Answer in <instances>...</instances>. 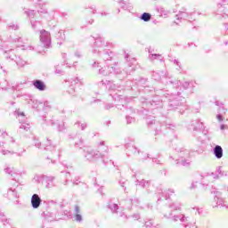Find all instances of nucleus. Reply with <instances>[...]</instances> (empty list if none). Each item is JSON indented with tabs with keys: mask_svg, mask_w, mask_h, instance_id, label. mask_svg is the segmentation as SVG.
<instances>
[{
	"mask_svg": "<svg viewBox=\"0 0 228 228\" xmlns=\"http://www.w3.org/2000/svg\"><path fill=\"white\" fill-rule=\"evenodd\" d=\"M22 42V38L13 39L12 42H4L1 45V47L4 53V54H8V53H12L14 47H20L22 51H34L35 48L32 45H24L20 43Z\"/></svg>",
	"mask_w": 228,
	"mask_h": 228,
	"instance_id": "1",
	"label": "nucleus"
},
{
	"mask_svg": "<svg viewBox=\"0 0 228 228\" xmlns=\"http://www.w3.org/2000/svg\"><path fill=\"white\" fill-rule=\"evenodd\" d=\"M104 51H106V45L104 44V41H102V38L96 39L94 44L92 53L101 56L104 61H110V60H111V52L103 53Z\"/></svg>",
	"mask_w": 228,
	"mask_h": 228,
	"instance_id": "2",
	"label": "nucleus"
},
{
	"mask_svg": "<svg viewBox=\"0 0 228 228\" xmlns=\"http://www.w3.org/2000/svg\"><path fill=\"white\" fill-rule=\"evenodd\" d=\"M5 58L6 60H11V61H14V63L19 69H24L26 65H28V61L23 59L22 56L17 55L15 53L6 55Z\"/></svg>",
	"mask_w": 228,
	"mask_h": 228,
	"instance_id": "3",
	"label": "nucleus"
},
{
	"mask_svg": "<svg viewBox=\"0 0 228 228\" xmlns=\"http://www.w3.org/2000/svg\"><path fill=\"white\" fill-rule=\"evenodd\" d=\"M39 40L46 49L51 47V33L45 29H42L39 32Z\"/></svg>",
	"mask_w": 228,
	"mask_h": 228,
	"instance_id": "4",
	"label": "nucleus"
},
{
	"mask_svg": "<svg viewBox=\"0 0 228 228\" xmlns=\"http://www.w3.org/2000/svg\"><path fill=\"white\" fill-rule=\"evenodd\" d=\"M14 115L17 117V118H19V121L21 124L20 129L28 131L31 127L28 123H26V116L24 115V112H20L19 110H16L14 112Z\"/></svg>",
	"mask_w": 228,
	"mask_h": 228,
	"instance_id": "5",
	"label": "nucleus"
},
{
	"mask_svg": "<svg viewBox=\"0 0 228 228\" xmlns=\"http://www.w3.org/2000/svg\"><path fill=\"white\" fill-rule=\"evenodd\" d=\"M176 20H189V22H191L192 20H195V17H193V13L189 14L186 12L185 10L180 11L178 14H176Z\"/></svg>",
	"mask_w": 228,
	"mask_h": 228,
	"instance_id": "6",
	"label": "nucleus"
},
{
	"mask_svg": "<svg viewBox=\"0 0 228 228\" xmlns=\"http://www.w3.org/2000/svg\"><path fill=\"white\" fill-rule=\"evenodd\" d=\"M112 73L120 74V69L113 66L107 68L105 67L99 69V74H102V76H110V74Z\"/></svg>",
	"mask_w": 228,
	"mask_h": 228,
	"instance_id": "7",
	"label": "nucleus"
},
{
	"mask_svg": "<svg viewBox=\"0 0 228 228\" xmlns=\"http://www.w3.org/2000/svg\"><path fill=\"white\" fill-rule=\"evenodd\" d=\"M69 88L68 90L69 94L70 95H74V92H76V90L74 89L75 86H77V85H80L81 81H79V78L77 77H72L69 80Z\"/></svg>",
	"mask_w": 228,
	"mask_h": 228,
	"instance_id": "8",
	"label": "nucleus"
},
{
	"mask_svg": "<svg viewBox=\"0 0 228 228\" xmlns=\"http://www.w3.org/2000/svg\"><path fill=\"white\" fill-rule=\"evenodd\" d=\"M0 88L2 90H5V91L10 90V88H11L12 90V92H15V90H17V88H19V86H13V85L10 84L8 81L4 80V81L0 82Z\"/></svg>",
	"mask_w": 228,
	"mask_h": 228,
	"instance_id": "9",
	"label": "nucleus"
},
{
	"mask_svg": "<svg viewBox=\"0 0 228 228\" xmlns=\"http://www.w3.org/2000/svg\"><path fill=\"white\" fill-rule=\"evenodd\" d=\"M199 142H201L202 143H206L211 140V136H209V132L208 130H203L202 132H199Z\"/></svg>",
	"mask_w": 228,
	"mask_h": 228,
	"instance_id": "10",
	"label": "nucleus"
},
{
	"mask_svg": "<svg viewBox=\"0 0 228 228\" xmlns=\"http://www.w3.org/2000/svg\"><path fill=\"white\" fill-rule=\"evenodd\" d=\"M33 86L37 90H39V92H44L47 88V86H45V83H44V81H42V80H34Z\"/></svg>",
	"mask_w": 228,
	"mask_h": 228,
	"instance_id": "11",
	"label": "nucleus"
},
{
	"mask_svg": "<svg viewBox=\"0 0 228 228\" xmlns=\"http://www.w3.org/2000/svg\"><path fill=\"white\" fill-rule=\"evenodd\" d=\"M41 203L42 200L40 199L38 194H34L31 198L32 208H34V209H37V208H40Z\"/></svg>",
	"mask_w": 228,
	"mask_h": 228,
	"instance_id": "12",
	"label": "nucleus"
},
{
	"mask_svg": "<svg viewBox=\"0 0 228 228\" xmlns=\"http://www.w3.org/2000/svg\"><path fill=\"white\" fill-rule=\"evenodd\" d=\"M214 154L217 159H220L224 156V150L222 146L216 145L214 149Z\"/></svg>",
	"mask_w": 228,
	"mask_h": 228,
	"instance_id": "13",
	"label": "nucleus"
},
{
	"mask_svg": "<svg viewBox=\"0 0 228 228\" xmlns=\"http://www.w3.org/2000/svg\"><path fill=\"white\" fill-rule=\"evenodd\" d=\"M148 59L150 60V61H154V60H159V61L161 62L165 61L163 60V57L159 53H150Z\"/></svg>",
	"mask_w": 228,
	"mask_h": 228,
	"instance_id": "14",
	"label": "nucleus"
},
{
	"mask_svg": "<svg viewBox=\"0 0 228 228\" xmlns=\"http://www.w3.org/2000/svg\"><path fill=\"white\" fill-rule=\"evenodd\" d=\"M191 126L193 131H199V129H202V127H204V125L200 121H192Z\"/></svg>",
	"mask_w": 228,
	"mask_h": 228,
	"instance_id": "15",
	"label": "nucleus"
},
{
	"mask_svg": "<svg viewBox=\"0 0 228 228\" xmlns=\"http://www.w3.org/2000/svg\"><path fill=\"white\" fill-rule=\"evenodd\" d=\"M31 28L34 31L40 29L42 28V21L40 20H30Z\"/></svg>",
	"mask_w": 228,
	"mask_h": 228,
	"instance_id": "16",
	"label": "nucleus"
},
{
	"mask_svg": "<svg viewBox=\"0 0 228 228\" xmlns=\"http://www.w3.org/2000/svg\"><path fill=\"white\" fill-rule=\"evenodd\" d=\"M141 20H143V22H149V20H151V19H152V15H151V13L149 12H143L141 16H140Z\"/></svg>",
	"mask_w": 228,
	"mask_h": 228,
	"instance_id": "17",
	"label": "nucleus"
},
{
	"mask_svg": "<svg viewBox=\"0 0 228 228\" xmlns=\"http://www.w3.org/2000/svg\"><path fill=\"white\" fill-rule=\"evenodd\" d=\"M118 4L123 10H129V8H131V5L127 1L120 0Z\"/></svg>",
	"mask_w": 228,
	"mask_h": 228,
	"instance_id": "18",
	"label": "nucleus"
},
{
	"mask_svg": "<svg viewBox=\"0 0 228 228\" xmlns=\"http://www.w3.org/2000/svg\"><path fill=\"white\" fill-rule=\"evenodd\" d=\"M55 37L57 38V40H61V42L65 41V31L64 30H59L56 35Z\"/></svg>",
	"mask_w": 228,
	"mask_h": 228,
	"instance_id": "19",
	"label": "nucleus"
},
{
	"mask_svg": "<svg viewBox=\"0 0 228 228\" xmlns=\"http://www.w3.org/2000/svg\"><path fill=\"white\" fill-rule=\"evenodd\" d=\"M75 126H77L78 129H81V131H85L86 129V123L77 121L75 123Z\"/></svg>",
	"mask_w": 228,
	"mask_h": 228,
	"instance_id": "20",
	"label": "nucleus"
},
{
	"mask_svg": "<svg viewBox=\"0 0 228 228\" xmlns=\"http://www.w3.org/2000/svg\"><path fill=\"white\" fill-rule=\"evenodd\" d=\"M24 13L28 17H35V11L34 10L25 9Z\"/></svg>",
	"mask_w": 228,
	"mask_h": 228,
	"instance_id": "21",
	"label": "nucleus"
},
{
	"mask_svg": "<svg viewBox=\"0 0 228 228\" xmlns=\"http://www.w3.org/2000/svg\"><path fill=\"white\" fill-rule=\"evenodd\" d=\"M62 58H63V60H65L64 63L66 65H69V61H70V57L68 58L67 53H62Z\"/></svg>",
	"mask_w": 228,
	"mask_h": 228,
	"instance_id": "22",
	"label": "nucleus"
},
{
	"mask_svg": "<svg viewBox=\"0 0 228 228\" xmlns=\"http://www.w3.org/2000/svg\"><path fill=\"white\" fill-rule=\"evenodd\" d=\"M44 108H45V110H49V109H51V102H44Z\"/></svg>",
	"mask_w": 228,
	"mask_h": 228,
	"instance_id": "23",
	"label": "nucleus"
},
{
	"mask_svg": "<svg viewBox=\"0 0 228 228\" xmlns=\"http://www.w3.org/2000/svg\"><path fill=\"white\" fill-rule=\"evenodd\" d=\"M126 122H127V124H133V122H134V118L126 116Z\"/></svg>",
	"mask_w": 228,
	"mask_h": 228,
	"instance_id": "24",
	"label": "nucleus"
},
{
	"mask_svg": "<svg viewBox=\"0 0 228 228\" xmlns=\"http://www.w3.org/2000/svg\"><path fill=\"white\" fill-rule=\"evenodd\" d=\"M58 131H65V124L62 123L61 125H58Z\"/></svg>",
	"mask_w": 228,
	"mask_h": 228,
	"instance_id": "25",
	"label": "nucleus"
},
{
	"mask_svg": "<svg viewBox=\"0 0 228 228\" xmlns=\"http://www.w3.org/2000/svg\"><path fill=\"white\" fill-rule=\"evenodd\" d=\"M157 127L155 128L156 134H159V131H161L159 128L161 127V125L159 123H156Z\"/></svg>",
	"mask_w": 228,
	"mask_h": 228,
	"instance_id": "26",
	"label": "nucleus"
},
{
	"mask_svg": "<svg viewBox=\"0 0 228 228\" xmlns=\"http://www.w3.org/2000/svg\"><path fill=\"white\" fill-rule=\"evenodd\" d=\"M54 74H63V71L57 67H55Z\"/></svg>",
	"mask_w": 228,
	"mask_h": 228,
	"instance_id": "27",
	"label": "nucleus"
},
{
	"mask_svg": "<svg viewBox=\"0 0 228 228\" xmlns=\"http://www.w3.org/2000/svg\"><path fill=\"white\" fill-rule=\"evenodd\" d=\"M147 124H148V126H152L153 124H156V120H154V119H152V120H151V119H147Z\"/></svg>",
	"mask_w": 228,
	"mask_h": 228,
	"instance_id": "28",
	"label": "nucleus"
},
{
	"mask_svg": "<svg viewBox=\"0 0 228 228\" xmlns=\"http://www.w3.org/2000/svg\"><path fill=\"white\" fill-rule=\"evenodd\" d=\"M216 118H217V120H218L219 122H224V118L222 117V114H218V115L216 116Z\"/></svg>",
	"mask_w": 228,
	"mask_h": 228,
	"instance_id": "29",
	"label": "nucleus"
},
{
	"mask_svg": "<svg viewBox=\"0 0 228 228\" xmlns=\"http://www.w3.org/2000/svg\"><path fill=\"white\" fill-rule=\"evenodd\" d=\"M183 88H189L190 87V82H184L183 84Z\"/></svg>",
	"mask_w": 228,
	"mask_h": 228,
	"instance_id": "30",
	"label": "nucleus"
},
{
	"mask_svg": "<svg viewBox=\"0 0 228 228\" xmlns=\"http://www.w3.org/2000/svg\"><path fill=\"white\" fill-rule=\"evenodd\" d=\"M173 63L175 64V65H177V67H181V62H179V61H177V60H174L173 61Z\"/></svg>",
	"mask_w": 228,
	"mask_h": 228,
	"instance_id": "31",
	"label": "nucleus"
},
{
	"mask_svg": "<svg viewBox=\"0 0 228 228\" xmlns=\"http://www.w3.org/2000/svg\"><path fill=\"white\" fill-rule=\"evenodd\" d=\"M111 108H113V104L111 103L105 105V110H111Z\"/></svg>",
	"mask_w": 228,
	"mask_h": 228,
	"instance_id": "32",
	"label": "nucleus"
},
{
	"mask_svg": "<svg viewBox=\"0 0 228 228\" xmlns=\"http://www.w3.org/2000/svg\"><path fill=\"white\" fill-rule=\"evenodd\" d=\"M220 129H221V131H224V129H228V126L227 125H221Z\"/></svg>",
	"mask_w": 228,
	"mask_h": 228,
	"instance_id": "33",
	"label": "nucleus"
},
{
	"mask_svg": "<svg viewBox=\"0 0 228 228\" xmlns=\"http://www.w3.org/2000/svg\"><path fill=\"white\" fill-rule=\"evenodd\" d=\"M97 67H99V62L94 61V62L93 63V69H97Z\"/></svg>",
	"mask_w": 228,
	"mask_h": 228,
	"instance_id": "34",
	"label": "nucleus"
},
{
	"mask_svg": "<svg viewBox=\"0 0 228 228\" xmlns=\"http://www.w3.org/2000/svg\"><path fill=\"white\" fill-rule=\"evenodd\" d=\"M76 220H77V222H81V215L77 214V215L76 216Z\"/></svg>",
	"mask_w": 228,
	"mask_h": 228,
	"instance_id": "35",
	"label": "nucleus"
},
{
	"mask_svg": "<svg viewBox=\"0 0 228 228\" xmlns=\"http://www.w3.org/2000/svg\"><path fill=\"white\" fill-rule=\"evenodd\" d=\"M10 28H11L12 29H14V30L19 29V26H17V25L10 26Z\"/></svg>",
	"mask_w": 228,
	"mask_h": 228,
	"instance_id": "36",
	"label": "nucleus"
},
{
	"mask_svg": "<svg viewBox=\"0 0 228 228\" xmlns=\"http://www.w3.org/2000/svg\"><path fill=\"white\" fill-rule=\"evenodd\" d=\"M75 56H77V58H81V52H76Z\"/></svg>",
	"mask_w": 228,
	"mask_h": 228,
	"instance_id": "37",
	"label": "nucleus"
},
{
	"mask_svg": "<svg viewBox=\"0 0 228 228\" xmlns=\"http://www.w3.org/2000/svg\"><path fill=\"white\" fill-rule=\"evenodd\" d=\"M1 69H2L4 72H6V69H5L4 64H1Z\"/></svg>",
	"mask_w": 228,
	"mask_h": 228,
	"instance_id": "38",
	"label": "nucleus"
},
{
	"mask_svg": "<svg viewBox=\"0 0 228 228\" xmlns=\"http://www.w3.org/2000/svg\"><path fill=\"white\" fill-rule=\"evenodd\" d=\"M112 99H114V101H117V99H119V97H118V96L112 95Z\"/></svg>",
	"mask_w": 228,
	"mask_h": 228,
	"instance_id": "39",
	"label": "nucleus"
},
{
	"mask_svg": "<svg viewBox=\"0 0 228 228\" xmlns=\"http://www.w3.org/2000/svg\"><path fill=\"white\" fill-rule=\"evenodd\" d=\"M166 127H168L170 129L171 127H174V126L173 125H166Z\"/></svg>",
	"mask_w": 228,
	"mask_h": 228,
	"instance_id": "40",
	"label": "nucleus"
},
{
	"mask_svg": "<svg viewBox=\"0 0 228 228\" xmlns=\"http://www.w3.org/2000/svg\"><path fill=\"white\" fill-rule=\"evenodd\" d=\"M125 58H126V60H127V58H129V54H126Z\"/></svg>",
	"mask_w": 228,
	"mask_h": 228,
	"instance_id": "41",
	"label": "nucleus"
},
{
	"mask_svg": "<svg viewBox=\"0 0 228 228\" xmlns=\"http://www.w3.org/2000/svg\"><path fill=\"white\" fill-rule=\"evenodd\" d=\"M216 106H220V103L218 102H216Z\"/></svg>",
	"mask_w": 228,
	"mask_h": 228,
	"instance_id": "42",
	"label": "nucleus"
},
{
	"mask_svg": "<svg viewBox=\"0 0 228 228\" xmlns=\"http://www.w3.org/2000/svg\"><path fill=\"white\" fill-rule=\"evenodd\" d=\"M102 15H108V13H106V12H102Z\"/></svg>",
	"mask_w": 228,
	"mask_h": 228,
	"instance_id": "43",
	"label": "nucleus"
},
{
	"mask_svg": "<svg viewBox=\"0 0 228 228\" xmlns=\"http://www.w3.org/2000/svg\"><path fill=\"white\" fill-rule=\"evenodd\" d=\"M33 108H36V110H38V106H35V105H34Z\"/></svg>",
	"mask_w": 228,
	"mask_h": 228,
	"instance_id": "44",
	"label": "nucleus"
},
{
	"mask_svg": "<svg viewBox=\"0 0 228 228\" xmlns=\"http://www.w3.org/2000/svg\"><path fill=\"white\" fill-rule=\"evenodd\" d=\"M11 142H15V140H13V138H11Z\"/></svg>",
	"mask_w": 228,
	"mask_h": 228,
	"instance_id": "45",
	"label": "nucleus"
},
{
	"mask_svg": "<svg viewBox=\"0 0 228 228\" xmlns=\"http://www.w3.org/2000/svg\"><path fill=\"white\" fill-rule=\"evenodd\" d=\"M177 85H181V82H180V81H177Z\"/></svg>",
	"mask_w": 228,
	"mask_h": 228,
	"instance_id": "46",
	"label": "nucleus"
},
{
	"mask_svg": "<svg viewBox=\"0 0 228 228\" xmlns=\"http://www.w3.org/2000/svg\"><path fill=\"white\" fill-rule=\"evenodd\" d=\"M118 13H120V9L118 10Z\"/></svg>",
	"mask_w": 228,
	"mask_h": 228,
	"instance_id": "47",
	"label": "nucleus"
},
{
	"mask_svg": "<svg viewBox=\"0 0 228 228\" xmlns=\"http://www.w3.org/2000/svg\"><path fill=\"white\" fill-rule=\"evenodd\" d=\"M94 22V20H92L91 21H90V24H92Z\"/></svg>",
	"mask_w": 228,
	"mask_h": 228,
	"instance_id": "48",
	"label": "nucleus"
},
{
	"mask_svg": "<svg viewBox=\"0 0 228 228\" xmlns=\"http://www.w3.org/2000/svg\"><path fill=\"white\" fill-rule=\"evenodd\" d=\"M51 125H52V126H54V123H53V122H51Z\"/></svg>",
	"mask_w": 228,
	"mask_h": 228,
	"instance_id": "49",
	"label": "nucleus"
},
{
	"mask_svg": "<svg viewBox=\"0 0 228 228\" xmlns=\"http://www.w3.org/2000/svg\"><path fill=\"white\" fill-rule=\"evenodd\" d=\"M47 142H53L52 140H50V139H47Z\"/></svg>",
	"mask_w": 228,
	"mask_h": 228,
	"instance_id": "50",
	"label": "nucleus"
},
{
	"mask_svg": "<svg viewBox=\"0 0 228 228\" xmlns=\"http://www.w3.org/2000/svg\"><path fill=\"white\" fill-rule=\"evenodd\" d=\"M80 142H83V139H80V141H79Z\"/></svg>",
	"mask_w": 228,
	"mask_h": 228,
	"instance_id": "51",
	"label": "nucleus"
},
{
	"mask_svg": "<svg viewBox=\"0 0 228 228\" xmlns=\"http://www.w3.org/2000/svg\"><path fill=\"white\" fill-rule=\"evenodd\" d=\"M102 84L104 85V81H102Z\"/></svg>",
	"mask_w": 228,
	"mask_h": 228,
	"instance_id": "52",
	"label": "nucleus"
},
{
	"mask_svg": "<svg viewBox=\"0 0 228 228\" xmlns=\"http://www.w3.org/2000/svg\"><path fill=\"white\" fill-rule=\"evenodd\" d=\"M175 24H179L178 22L175 21Z\"/></svg>",
	"mask_w": 228,
	"mask_h": 228,
	"instance_id": "53",
	"label": "nucleus"
},
{
	"mask_svg": "<svg viewBox=\"0 0 228 228\" xmlns=\"http://www.w3.org/2000/svg\"><path fill=\"white\" fill-rule=\"evenodd\" d=\"M110 95H113V94H112V93H110Z\"/></svg>",
	"mask_w": 228,
	"mask_h": 228,
	"instance_id": "54",
	"label": "nucleus"
},
{
	"mask_svg": "<svg viewBox=\"0 0 228 228\" xmlns=\"http://www.w3.org/2000/svg\"><path fill=\"white\" fill-rule=\"evenodd\" d=\"M111 90H115V89H110V92H111Z\"/></svg>",
	"mask_w": 228,
	"mask_h": 228,
	"instance_id": "55",
	"label": "nucleus"
}]
</instances>
